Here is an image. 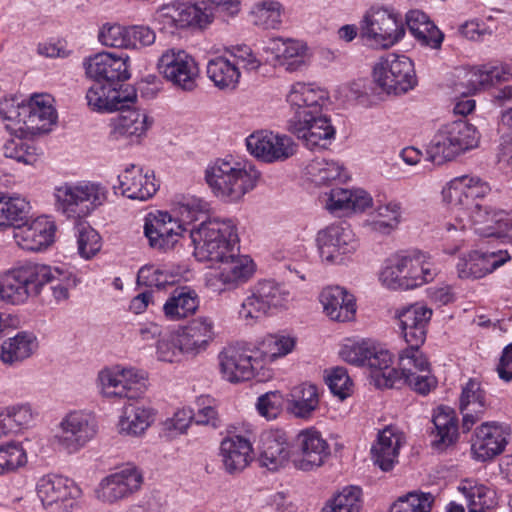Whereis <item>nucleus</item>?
Listing matches in <instances>:
<instances>
[{
  "mask_svg": "<svg viewBox=\"0 0 512 512\" xmlns=\"http://www.w3.org/2000/svg\"><path fill=\"white\" fill-rule=\"evenodd\" d=\"M260 172L248 161L217 159L205 171V180L213 194L225 203H238L252 191Z\"/></svg>",
  "mask_w": 512,
  "mask_h": 512,
  "instance_id": "1",
  "label": "nucleus"
},
{
  "mask_svg": "<svg viewBox=\"0 0 512 512\" xmlns=\"http://www.w3.org/2000/svg\"><path fill=\"white\" fill-rule=\"evenodd\" d=\"M194 254L199 261H224L233 256L239 242L237 223L232 218H213L189 229Z\"/></svg>",
  "mask_w": 512,
  "mask_h": 512,
  "instance_id": "2",
  "label": "nucleus"
},
{
  "mask_svg": "<svg viewBox=\"0 0 512 512\" xmlns=\"http://www.w3.org/2000/svg\"><path fill=\"white\" fill-rule=\"evenodd\" d=\"M437 270L430 258L419 250L402 251L385 262L381 283L392 290H411L434 280Z\"/></svg>",
  "mask_w": 512,
  "mask_h": 512,
  "instance_id": "3",
  "label": "nucleus"
},
{
  "mask_svg": "<svg viewBox=\"0 0 512 512\" xmlns=\"http://www.w3.org/2000/svg\"><path fill=\"white\" fill-rule=\"evenodd\" d=\"M479 141L480 133L474 125L465 120L452 121L436 130L426 153L431 162L440 165L476 148Z\"/></svg>",
  "mask_w": 512,
  "mask_h": 512,
  "instance_id": "4",
  "label": "nucleus"
},
{
  "mask_svg": "<svg viewBox=\"0 0 512 512\" xmlns=\"http://www.w3.org/2000/svg\"><path fill=\"white\" fill-rule=\"evenodd\" d=\"M50 266L27 262L0 275V300L21 305L40 294L51 276Z\"/></svg>",
  "mask_w": 512,
  "mask_h": 512,
  "instance_id": "5",
  "label": "nucleus"
},
{
  "mask_svg": "<svg viewBox=\"0 0 512 512\" xmlns=\"http://www.w3.org/2000/svg\"><path fill=\"white\" fill-rule=\"evenodd\" d=\"M55 205L67 218H83L102 206L108 198L107 188L98 182L65 183L55 188Z\"/></svg>",
  "mask_w": 512,
  "mask_h": 512,
  "instance_id": "6",
  "label": "nucleus"
},
{
  "mask_svg": "<svg viewBox=\"0 0 512 512\" xmlns=\"http://www.w3.org/2000/svg\"><path fill=\"white\" fill-rule=\"evenodd\" d=\"M432 314L430 308L420 303L397 311L399 329L408 344V347L401 351V363L404 367H410L413 358V361H418V365H426L428 359L420 348L426 340L427 326Z\"/></svg>",
  "mask_w": 512,
  "mask_h": 512,
  "instance_id": "7",
  "label": "nucleus"
},
{
  "mask_svg": "<svg viewBox=\"0 0 512 512\" xmlns=\"http://www.w3.org/2000/svg\"><path fill=\"white\" fill-rule=\"evenodd\" d=\"M97 432L95 414L86 410H72L61 418L54 440L61 449L73 454L94 439Z\"/></svg>",
  "mask_w": 512,
  "mask_h": 512,
  "instance_id": "8",
  "label": "nucleus"
},
{
  "mask_svg": "<svg viewBox=\"0 0 512 512\" xmlns=\"http://www.w3.org/2000/svg\"><path fill=\"white\" fill-rule=\"evenodd\" d=\"M376 85L387 94H402L414 88L416 75L413 62L405 55L387 54L373 69Z\"/></svg>",
  "mask_w": 512,
  "mask_h": 512,
  "instance_id": "9",
  "label": "nucleus"
},
{
  "mask_svg": "<svg viewBox=\"0 0 512 512\" xmlns=\"http://www.w3.org/2000/svg\"><path fill=\"white\" fill-rule=\"evenodd\" d=\"M360 35L372 46L389 48L405 35L401 17L387 8L372 7L363 17Z\"/></svg>",
  "mask_w": 512,
  "mask_h": 512,
  "instance_id": "10",
  "label": "nucleus"
},
{
  "mask_svg": "<svg viewBox=\"0 0 512 512\" xmlns=\"http://www.w3.org/2000/svg\"><path fill=\"white\" fill-rule=\"evenodd\" d=\"M249 292L239 310L240 317L248 322H254L285 307L290 297L289 291L273 280L258 281Z\"/></svg>",
  "mask_w": 512,
  "mask_h": 512,
  "instance_id": "11",
  "label": "nucleus"
},
{
  "mask_svg": "<svg viewBox=\"0 0 512 512\" xmlns=\"http://www.w3.org/2000/svg\"><path fill=\"white\" fill-rule=\"evenodd\" d=\"M35 490L43 507L49 512H73L82 494L73 480L53 473L40 477Z\"/></svg>",
  "mask_w": 512,
  "mask_h": 512,
  "instance_id": "12",
  "label": "nucleus"
},
{
  "mask_svg": "<svg viewBox=\"0 0 512 512\" xmlns=\"http://www.w3.org/2000/svg\"><path fill=\"white\" fill-rule=\"evenodd\" d=\"M411 360H414L411 359ZM410 367H404L401 363V352L399 353V369L388 366V369L374 374L376 384L385 388H401L407 384L414 391L426 395L437 384L436 378L431 374L430 363L426 360V365H418V361H411Z\"/></svg>",
  "mask_w": 512,
  "mask_h": 512,
  "instance_id": "13",
  "label": "nucleus"
},
{
  "mask_svg": "<svg viewBox=\"0 0 512 512\" xmlns=\"http://www.w3.org/2000/svg\"><path fill=\"white\" fill-rule=\"evenodd\" d=\"M316 243L320 258L329 264H341L359 248L358 238L346 223L331 224L321 229Z\"/></svg>",
  "mask_w": 512,
  "mask_h": 512,
  "instance_id": "14",
  "label": "nucleus"
},
{
  "mask_svg": "<svg viewBox=\"0 0 512 512\" xmlns=\"http://www.w3.org/2000/svg\"><path fill=\"white\" fill-rule=\"evenodd\" d=\"M98 386L101 394L109 399H136L146 388L142 373L120 365L101 370L98 374Z\"/></svg>",
  "mask_w": 512,
  "mask_h": 512,
  "instance_id": "15",
  "label": "nucleus"
},
{
  "mask_svg": "<svg viewBox=\"0 0 512 512\" xmlns=\"http://www.w3.org/2000/svg\"><path fill=\"white\" fill-rule=\"evenodd\" d=\"M142 483L141 471L136 466L127 465L101 479L95 488V497L103 504H118L138 492Z\"/></svg>",
  "mask_w": 512,
  "mask_h": 512,
  "instance_id": "16",
  "label": "nucleus"
},
{
  "mask_svg": "<svg viewBox=\"0 0 512 512\" xmlns=\"http://www.w3.org/2000/svg\"><path fill=\"white\" fill-rule=\"evenodd\" d=\"M289 123L291 132L310 150L326 148L335 138L336 130L331 119L323 112L296 113Z\"/></svg>",
  "mask_w": 512,
  "mask_h": 512,
  "instance_id": "17",
  "label": "nucleus"
},
{
  "mask_svg": "<svg viewBox=\"0 0 512 512\" xmlns=\"http://www.w3.org/2000/svg\"><path fill=\"white\" fill-rule=\"evenodd\" d=\"M157 68L166 80L178 88L192 91L196 87L198 65L195 59L182 49L170 48L164 51L158 59Z\"/></svg>",
  "mask_w": 512,
  "mask_h": 512,
  "instance_id": "18",
  "label": "nucleus"
},
{
  "mask_svg": "<svg viewBox=\"0 0 512 512\" xmlns=\"http://www.w3.org/2000/svg\"><path fill=\"white\" fill-rule=\"evenodd\" d=\"M248 152L264 163L282 162L296 152L294 141L287 135L260 130L246 138Z\"/></svg>",
  "mask_w": 512,
  "mask_h": 512,
  "instance_id": "19",
  "label": "nucleus"
},
{
  "mask_svg": "<svg viewBox=\"0 0 512 512\" xmlns=\"http://www.w3.org/2000/svg\"><path fill=\"white\" fill-rule=\"evenodd\" d=\"M296 457L294 465L302 471L322 466L330 455V446L320 431L314 427L302 429L294 439Z\"/></svg>",
  "mask_w": 512,
  "mask_h": 512,
  "instance_id": "20",
  "label": "nucleus"
},
{
  "mask_svg": "<svg viewBox=\"0 0 512 512\" xmlns=\"http://www.w3.org/2000/svg\"><path fill=\"white\" fill-rule=\"evenodd\" d=\"M185 232L189 233V229L168 212L149 213L145 219L144 234L150 246L160 251L172 249Z\"/></svg>",
  "mask_w": 512,
  "mask_h": 512,
  "instance_id": "21",
  "label": "nucleus"
},
{
  "mask_svg": "<svg viewBox=\"0 0 512 512\" xmlns=\"http://www.w3.org/2000/svg\"><path fill=\"white\" fill-rule=\"evenodd\" d=\"M56 224L46 215L26 220L13 229L16 244L27 251H41L55 240Z\"/></svg>",
  "mask_w": 512,
  "mask_h": 512,
  "instance_id": "22",
  "label": "nucleus"
},
{
  "mask_svg": "<svg viewBox=\"0 0 512 512\" xmlns=\"http://www.w3.org/2000/svg\"><path fill=\"white\" fill-rule=\"evenodd\" d=\"M510 436V429L498 422H485L478 426L472 439L471 452L477 461L485 462L501 454Z\"/></svg>",
  "mask_w": 512,
  "mask_h": 512,
  "instance_id": "23",
  "label": "nucleus"
},
{
  "mask_svg": "<svg viewBox=\"0 0 512 512\" xmlns=\"http://www.w3.org/2000/svg\"><path fill=\"white\" fill-rule=\"evenodd\" d=\"M132 88L121 89L118 83L94 81L86 92L88 106L97 112H112L122 109L136 100Z\"/></svg>",
  "mask_w": 512,
  "mask_h": 512,
  "instance_id": "24",
  "label": "nucleus"
},
{
  "mask_svg": "<svg viewBox=\"0 0 512 512\" xmlns=\"http://www.w3.org/2000/svg\"><path fill=\"white\" fill-rule=\"evenodd\" d=\"M212 11H203L198 5L173 2L158 11L157 20L163 29L173 32L192 25L208 24L212 21Z\"/></svg>",
  "mask_w": 512,
  "mask_h": 512,
  "instance_id": "25",
  "label": "nucleus"
},
{
  "mask_svg": "<svg viewBox=\"0 0 512 512\" xmlns=\"http://www.w3.org/2000/svg\"><path fill=\"white\" fill-rule=\"evenodd\" d=\"M219 457L224 471L229 475L242 473L254 459V449L251 440L239 434L222 439L219 447Z\"/></svg>",
  "mask_w": 512,
  "mask_h": 512,
  "instance_id": "26",
  "label": "nucleus"
},
{
  "mask_svg": "<svg viewBox=\"0 0 512 512\" xmlns=\"http://www.w3.org/2000/svg\"><path fill=\"white\" fill-rule=\"evenodd\" d=\"M128 57L102 52L84 60L86 75L94 81L118 83L129 79Z\"/></svg>",
  "mask_w": 512,
  "mask_h": 512,
  "instance_id": "27",
  "label": "nucleus"
},
{
  "mask_svg": "<svg viewBox=\"0 0 512 512\" xmlns=\"http://www.w3.org/2000/svg\"><path fill=\"white\" fill-rule=\"evenodd\" d=\"M510 259L507 250L472 251L468 256L459 259L456 268L460 278L480 279L503 266Z\"/></svg>",
  "mask_w": 512,
  "mask_h": 512,
  "instance_id": "28",
  "label": "nucleus"
},
{
  "mask_svg": "<svg viewBox=\"0 0 512 512\" xmlns=\"http://www.w3.org/2000/svg\"><path fill=\"white\" fill-rule=\"evenodd\" d=\"M129 104L119 109V115L111 119L109 135L112 140L130 139L133 142L145 135L152 124L144 110L130 109Z\"/></svg>",
  "mask_w": 512,
  "mask_h": 512,
  "instance_id": "29",
  "label": "nucleus"
},
{
  "mask_svg": "<svg viewBox=\"0 0 512 512\" xmlns=\"http://www.w3.org/2000/svg\"><path fill=\"white\" fill-rule=\"evenodd\" d=\"M405 444V435L395 426H387L378 433L371 447L372 460L383 471H390L398 462L400 448Z\"/></svg>",
  "mask_w": 512,
  "mask_h": 512,
  "instance_id": "30",
  "label": "nucleus"
},
{
  "mask_svg": "<svg viewBox=\"0 0 512 512\" xmlns=\"http://www.w3.org/2000/svg\"><path fill=\"white\" fill-rule=\"evenodd\" d=\"M184 352L196 356L207 350L215 338V324L209 316H198L178 330Z\"/></svg>",
  "mask_w": 512,
  "mask_h": 512,
  "instance_id": "31",
  "label": "nucleus"
},
{
  "mask_svg": "<svg viewBox=\"0 0 512 512\" xmlns=\"http://www.w3.org/2000/svg\"><path fill=\"white\" fill-rule=\"evenodd\" d=\"M265 50L273 56L275 65L284 67L288 72L300 71L307 64V47L300 41L273 38Z\"/></svg>",
  "mask_w": 512,
  "mask_h": 512,
  "instance_id": "32",
  "label": "nucleus"
},
{
  "mask_svg": "<svg viewBox=\"0 0 512 512\" xmlns=\"http://www.w3.org/2000/svg\"><path fill=\"white\" fill-rule=\"evenodd\" d=\"M118 181L122 195L132 200H148L159 188L153 173H144L141 167L133 164L118 176Z\"/></svg>",
  "mask_w": 512,
  "mask_h": 512,
  "instance_id": "33",
  "label": "nucleus"
},
{
  "mask_svg": "<svg viewBox=\"0 0 512 512\" xmlns=\"http://www.w3.org/2000/svg\"><path fill=\"white\" fill-rule=\"evenodd\" d=\"M288 457L289 444L286 433L281 429L264 431L260 440L259 465L276 471L285 465Z\"/></svg>",
  "mask_w": 512,
  "mask_h": 512,
  "instance_id": "34",
  "label": "nucleus"
},
{
  "mask_svg": "<svg viewBox=\"0 0 512 512\" xmlns=\"http://www.w3.org/2000/svg\"><path fill=\"white\" fill-rule=\"evenodd\" d=\"M26 130L47 132L57 120L54 98L47 93L33 94L25 100Z\"/></svg>",
  "mask_w": 512,
  "mask_h": 512,
  "instance_id": "35",
  "label": "nucleus"
},
{
  "mask_svg": "<svg viewBox=\"0 0 512 512\" xmlns=\"http://www.w3.org/2000/svg\"><path fill=\"white\" fill-rule=\"evenodd\" d=\"M218 358L223 378L232 383L252 379L259 365L258 360L235 348L224 349Z\"/></svg>",
  "mask_w": 512,
  "mask_h": 512,
  "instance_id": "36",
  "label": "nucleus"
},
{
  "mask_svg": "<svg viewBox=\"0 0 512 512\" xmlns=\"http://www.w3.org/2000/svg\"><path fill=\"white\" fill-rule=\"evenodd\" d=\"M487 408L486 393L481 384L470 379L463 387L459 399V409L463 416L462 429L470 431L472 426L484 415Z\"/></svg>",
  "mask_w": 512,
  "mask_h": 512,
  "instance_id": "37",
  "label": "nucleus"
},
{
  "mask_svg": "<svg viewBox=\"0 0 512 512\" xmlns=\"http://www.w3.org/2000/svg\"><path fill=\"white\" fill-rule=\"evenodd\" d=\"M200 306L197 291L187 285L175 287L163 304L162 311L168 321H181L193 316Z\"/></svg>",
  "mask_w": 512,
  "mask_h": 512,
  "instance_id": "38",
  "label": "nucleus"
},
{
  "mask_svg": "<svg viewBox=\"0 0 512 512\" xmlns=\"http://www.w3.org/2000/svg\"><path fill=\"white\" fill-rule=\"evenodd\" d=\"M286 99L295 109L294 114H317L322 112V106L328 100V92L315 84L297 82L291 86Z\"/></svg>",
  "mask_w": 512,
  "mask_h": 512,
  "instance_id": "39",
  "label": "nucleus"
},
{
  "mask_svg": "<svg viewBox=\"0 0 512 512\" xmlns=\"http://www.w3.org/2000/svg\"><path fill=\"white\" fill-rule=\"evenodd\" d=\"M324 312L331 320L338 322L350 321L356 312L355 298L339 286L327 287L320 295Z\"/></svg>",
  "mask_w": 512,
  "mask_h": 512,
  "instance_id": "40",
  "label": "nucleus"
},
{
  "mask_svg": "<svg viewBox=\"0 0 512 512\" xmlns=\"http://www.w3.org/2000/svg\"><path fill=\"white\" fill-rule=\"evenodd\" d=\"M219 262L221 263L219 272L214 279L209 280L210 286H215L214 280L224 285V288L218 289L219 291L237 287L246 282L254 272L252 260L247 256H236L235 251L233 256Z\"/></svg>",
  "mask_w": 512,
  "mask_h": 512,
  "instance_id": "41",
  "label": "nucleus"
},
{
  "mask_svg": "<svg viewBox=\"0 0 512 512\" xmlns=\"http://www.w3.org/2000/svg\"><path fill=\"white\" fill-rule=\"evenodd\" d=\"M372 205V197L362 189H331L326 208L332 213L362 212Z\"/></svg>",
  "mask_w": 512,
  "mask_h": 512,
  "instance_id": "42",
  "label": "nucleus"
},
{
  "mask_svg": "<svg viewBox=\"0 0 512 512\" xmlns=\"http://www.w3.org/2000/svg\"><path fill=\"white\" fill-rule=\"evenodd\" d=\"M432 422L434 430L431 432L432 446L434 449L443 451L453 445L458 438V419L455 411L447 406L438 407Z\"/></svg>",
  "mask_w": 512,
  "mask_h": 512,
  "instance_id": "43",
  "label": "nucleus"
},
{
  "mask_svg": "<svg viewBox=\"0 0 512 512\" xmlns=\"http://www.w3.org/2000/svg\"><path fill=\"white\" fill-rule=\"evenodd\" d=\"M37 348V337L31 332L21 331L2 342L0 360L4 364L18 365L31 357Z\"/></svg>",
  "mask_w": 512,
  "mask_h": 512,
  "instance_id": "44",
  "label": "nucleus"
},
{
  "mask_svg": "<svg viewBox=\"0 0 512 512\" xmlns=\"http://www.w3.org/2000/svg\"><path fill=\"white\" fill-rule=\"evenodd\" d=\"M208 79L222 91H234L240 82L241 72L226 55L210 59L206 65Z\"/></svg>",
  "mask_w": 512,
  "mask_h": 512,
  "instance_id": "45",
  "label": "nucleus"
},
{
  "mask_svg": "<svg viewBox=\"0 0 512 512\" xmlns=\"http://www.w3.org/2000/svg\"><path fill=\"white\" fill-rule=\"evenodd\" d=\"M410 33L424 46L440 48L444 35L429 17L420 10H411L406 15Z\"/></svg>",
  "mask_w": 512,
  "mask_h": 512,
  "instance_id": "46",
  "label": "nucleus"
},
{
  "mask_svg": "<svg viewBox=\"0 0 512 512\" xmlns=\"http://www.w3.org/2000/svg\"><path fill=\"white\" fill-rule=\"evenodd\" d=\"M467 501L469 512H489L498 505L494 489L472 480H464L458 487Z\"/></svg>",
  "mask_w": 512,
  "mask_h": 512,
  "instance_id": "47",
  "label": "nucleus"
},
{
  "mask_svg": "<svg viewBox=\"0 0 512 512\" xmlns=\"http://www.w3.org/2000/svg\"><path fill=\"white\" fill-rule=\"evenodd\" d=\"M153 421L152 410L136 404L124 406L117 424L118 433L136 437L145 432Z\"/></svg>",
  "mask_w": 512,
  "mask_h": 512,
  "instance_id": "48",
  "label": "nucleus"
},
{
  "mask_svg": "<svg viewBox=\"0 0 512 512\" xmlns=\"http://www.w3.org/2000/svg\"><path fill=\"white\" fill-rule=\"evenodd\" d=\"M289 410L297 418L310 419L319 408L320 394L313 384L303 383L290 393Z\"/></svg>",
  "mask_w": 512,
  "mask_h": 512,
  "instance_id": "49",
  "label": "nucleus"
},
{
  "mask_svg": "<svg viewBox=\"0 0 512 512\" xmlns=\"http://www.w3.org/2000/svg\"><path fill=\"white\" fill-rule=\"evenodd\" d=\"M181 271L179 267L168 265H145L137 274V283L150 288L162 289L179 281Z\"/></svg>",
  "mask_w": 512,
  "mask_h": 512,
  "instance_id": "50",
  "label": "nucleus"
},
{
  "mask_svg": "<svg viewBox=\"0 0 512 512\" xmlns=\"http://www.w3.org/2000/svg\"><path fill=\"white\" fill-rule=\"evenodd\" d=\"M402 207L397 201H389L377 206L373 219L367 222L371 231L390 234L401 222Z\"/></svg>",
  "mask_w": 512,
  "mask_h": 512,
  "instance_id": "51",
  "label": "nucleus"
},
{
  "mask_svg": "<svg viewBox=\"0 0 512 512\" xmlns=\"http://www.w3.org/2000/svg\"><path fill=\"white\" fill-rule=\"evenodd\" d=\"M30 204L20 196L0 197V227L21 225L28 217Z\"/></svg>",
  "mask_w": 512,
  "mask_h": 512,
  "instance_id": "52",
  "label": "nucleus"
},
{
  "mask_svg": "<svg viewBox=\"0 0 512 512\" xmlns=\"http://www.w3.org/2000/svg\"><path fill=\"white\" fill-rule=\"evenodd\" d=\"M511 73L507 66L483 65L471 69L468 76L469 90L476 92L482 88L494 85L501 81H507Z\"/></svg>",
  "mask_w": 512,
  "mask_h": 512,
  "instance_id": "53",
  "label": "nucleus"
},
{
  "mask_svg": "<svg viewBox=\"0 0 512 512\" xmlns=\"http://www.w3.org/2000/svg\"><path fill=\"white\" fill-rule=\"evenodd\" d=\"M283 6L276 0L256 2L250 10L251 22L263 29H275L281 24Z\"/></svg>",
  "mask_w": 512,
  "mask_h": 512,
  "instance_id": "54",
  "label": "nucleus"
},
{
  "mask_svg": "<svg viewBox=\"0 0 512 512\" xmlns=\"http://www.w3.org/2000/svg\"><path fill=\"white\" fill-rule=\"evenodd\" d=\"M362 489L359 486H346L328 501L322 512H360Z\"/></svg>",
  "mask_w": 512,
  "mask_h": 512,
  "instance_id": "55",
  "label": "nucleus"
},
{
  "mask_svg": "<svg viewBox=\"0 0 512 512\" xmlns=\"http://www.w3.org/2000/svg\"><path fill=\"white\" fill-rule=\"evenodd\" d=\"M25 100L12 97L0 101V117L6 122L5 126L12 132L26 130Z\"/></svg>",
  "mask_w": 512,
  "mask_h": 512,
  "instance_id": "56",
  "label": "nucleus"
},
{
  "mask_svg": "<svg viewBox=\"0 0 512 512\" xmlns=\"http://www.w3.org/2000/svg\"><path fill=\"white\" fill-rule=\"evenodd\" d=\"M444 200L452 207L459 211H463V214L469 216V212L474 209L477 203H473L468 189L464 183V176L456 177L451 180L447 187L443 189Z\"/></svg>",
  "mask_w": 512,
  "mask_h": 512,
  "instance_id": "57",
  "label": "nucleus"
},
{
  "mask_svg": "<svg viewBox=\"0 0 512 512\" xmlns=\"http://www.w3.org/2000/svg\"><path fill=\"white\" fill-rule=\"evenodd\" d=\"M343 167L337 161L314 159L307 166V174L316 185H326L329 182L346 177Z\"/></svg>",
  "mask_w": 512,
  "mask_h": 512,
  "instance_id": "58",
  "label": "nucleus"
},
{
  "mask_svg": "<svg viewBox=\"0 0 512 512\" xmlns=\"http://www.w3.org/2000/svg\"><path fill=\"white\" fill-rule=\"evenodd\" d=\"M209 209V203L201 198L195 196L183 197L176 207L177 220L182 224V227H186V225L204 217Z\"/></svg>",
  "mask_w": 512,
  "mask_h": 512,
  "instance_id": "59",
  "label": "nucleus"
},
{
  "mask_svg": "<svg viewBox=\"0 0 512 512\" xmlns=\"http://www.w3.org/2000/svg\"><path fill=\"white\" fill-rule=\"evenodd\" d=\"M444 229L447 233L444 244V252L455 254L461 248L467 246L468 237L464 218L460 215L455 216L454 221L448 220L444 223Z\"/></svg>",
  "mask_w": 512,
  "mask_h": 512,
  "instance_id": "60",
  "label": "nucleus"
},
{
  "mask_svg": "<svg viewBox=\"0 0 512 512\" xmlns=\"http://www.w3.org/2000/svg\"><path fill=\"white\" fill-rule=\"evenodd\" d=\"M296 338L288 334H269L261 343L262 353L270 360L284 357L296 346Z\"/></svg>",
  "mask_w": 512,
  "mask_h": 512,
  "instance_id": "61",
  "label": "nucleus"
},
{
  "mask_svg": "<svg viewBox=\"0 0 512 512\" xmlns=\"http://www.w3.org/2000/svg\"><path fill=\"white\" fill-rule=\"evenodd\" d=\"M433 500L430 493L412 491L400 496L391 506L390 512H430Z\"/></svg>",
  "mask_w": 512,
  "mask_h": 512,
  "instance_id": "62",
  "label": "nucleus"
},
{
  "mask_svg": "<svg viewBox=\"0 0 512 512\" xmlns=\"http://www.w3.org/2000/svg\"><path fill=\"white\" fill-rule=\"evenodd\" d=\"M51 276L46 284H50L52 296L57 303L69 299L70 291L77 286L76 277L70 272H64L56 267H51Z\"/></svg>",
  "mask_w": 512,
  "mask_h": 512,
  "instance_id": "63",
  "label": "nucleus"
},
{
  "mask_svg": "<svg viewBox=\"0 0 512 512\" xmlns=\"http://www.w3.org/2000/svg\"><path fill=\"white\" fill-rule=\"evenodd\" d=\"M27 463V455L21 444L11 442L0 445V475L16 471Z\"/></svg>",
  "mask_w": 512,
  "mask_h": 512,
  "instance_id": "64",
  "label": "nucleus"
}]
</instances>
